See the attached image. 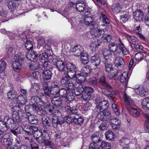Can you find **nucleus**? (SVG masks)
I'll use <instances>...</instances> for the list:
<instances>
[{
  "label": "nucleus",
  "mask_w": 149,
  "mask_h": 149,
  "mask_svg": "<svg viewBox=\"0 0 149 149\" xmlns=\"http://www.w3.org/2000/svg\"><path fill=\"white\" fill-rule=\"evenodd\" d=\"M26 119H28L29 122L32 124H37L38 123V119L35 115L30 114L27 115L26 113L22 110L14 111L12 113V120L13 123H22Z\"/></svg>",
  "instance_id": "f257e3e1"
},
{
  "label": "nucleus",
  "mask_w": 149,
  "mask_h": 149,
  "mask_svg": "<svg viewBox=\"0 0 149 149\" xmlns=\"http://www.w3.org/2000/svg\"><path fill=\"white\" fill-rule=\"evenodd\" d=\"M107 53H104V56H103L104 59V63L105 64V69L106 71L109 73L111 70H113L112 62L114 61V59L115 58L111 57L110 56H109H109H107Z\"/></svg>",
  "instance_id": "f03ea898"
},
{
  "label": "nucleus",
  "mask_w": 149,
  "mask_h": 149,
  "mask_svg": "<svg viewBox=\"0 0 149 149\" xmlns=\"http://www.w3.org/2000/svg\"><path fill=\"white\" fill-rule=\"evenodd\" d=\"M15 61L13 62V67L14 70L16 71L21 68V65L24 62V59L21 55H16L14 57Z\"/></svg>",
  "instance_id": "7ed1b4c3"
},
{
  "label": "nucleus",
  "mask_w": 149,
  "mask_h": 149,
  "mask_svg": "<svg viewBox=\"0 0 149 149\" xmlns=\"http://www.w3.org/2000/svg\"><path fill=\"white\" fill-rule=\"evenodd\" d=\"M109 49H105L103 51V55L104 56V53H107V56H110L111 57H113L115 58V54L112 55L111 52H115L117 50L118 47L117 44L115 42H111L109 43L108 45Z\"/></svg>",
  "instance_id": "20e7f679"
},
{
  "label": "nucleus",
  "mask_w": 149,
  "mask_h": 149,
  "mask_svg": "<svg viewBox=\"0 0 149 149\" xmlns=\"http://www.w3.org/2000/svg\"><path fill=\"white\" fill-rule=\"evenodd\" d=\"M54 65L60 72H64L65 70V63L64 61L58 58H54L52 61Z\"/></svg>",
  "instance_id": "39448f33"
},
{
  "label": "nucleus",
  "mask_w": 149,
  "mask_h": 149,
  "mask_svg": "<svg viewBox=\"0 0 149 149\" xmlns=\"http://www.w3.org/2000/svg\"><path fill=\"white\" fill-rule=\"evenodd\" d=\"M69 91H68V90H67L65 88H62L59 89L58 93L62 97H65L70 101L74 99V97L73 95H71V93Z\"/></svg>",
  "instance_id": "423d86ee"
},
{
  "label": "nucleus",
  "mask_w": 149,
  "mask_h": 149,
  "mask_svg": "<svg viewBox=\"0 0 149 149\" xmlns=\"http://www.w3.org/2000/svg\"><path fill=\"white\" fill-rule=\"evenodd\" d=\"M31 107L34 112L39 115L43 116L46 115L47 113L46 111L43 109L41 106L32 104Z\"/></svg>",
  "instance_id": "0eeeda50"
},
{
  "label": "nucleus",
  "mask_w": 149,
  "mask_h": 149,
  "mask_svg": "<svg viewBox=\"0 0 149 149\" xmlns=\"http://www.w3.org/2000/svg\"><path fill=\"white\" fill-rule=\"evenodd\" d=\"M52 125L55 128H58L59 126H61L65 122L57 116H52Z\"/></svg>",
  "instance_id": "6e6552de"
},
{
  "label": "nucleus",
  "mask_w": 149,
  "mask_h": 149,
  "mask_svg": "<svg viewBox=\"0 0 149 149\" xmlns=\"http://www.w3.org/2000/svg\"><path fill=\"white\" fill-rule=\"evenodd\" d=\"M126 37L128 39L129 41L130 42V44L131 46L132 45L135 47L136 49H139L142 50L143 47L141 45H139L136 43L134 41L135 37L133 36H130L129 35H127Z\"/></svg>",
  "instance_id": "1a4fd4ad"
},
{
  "label": "nucleus",
  "mask_w": 149,
  "mask_h": 149,
  "mask_svg": "<svg viewBox=\"0 0 149 149\" xmlns=\"http://www.w3.org/2000/svg\"><path fill=\"white\" fill-rule=\"evenodd\" d=\"M40 49H41L42 52L48 53V54L50 55H52L53 54L50 46L49 43L41 45L40 47Z\"/></svg>",
  "instance_id": "9d476101"
},
{
  "label": "nucleus",
  "mask_w": 149,
  "mask_h": 149,
  "mask_svg": "<svg viewBox=\"0 0 149 149\" xmlns=\"http://www.w3.org/2000/svg\"><path fill=\"white\" fill-rule=\"evenodd\" d=\"M109 106L107 101L103 100L99 103L97 107V109L101 112L102 111L107 109Z\"/></svg>",
  "instance_id": "9b49d317"
},
{
  "label": "nucleus",
  "mask_w": 149,
  "mask_h": 149,
  "mask_svg": "<svg viewBox=\"0 0 149 149\" xmlns=\"http://www.w3.org/2000/svg\"><path fill=\"white\" fill-rule=\"evenodd\" d=\"M110 120L111 123V126L113 129H118L120 127L121 121L119 119L114 118H111Z\"/></svg>",
  "instance_id": "f8f14e48"
},
{
  "label": "nucleus",
  "mask_w": 149,
  "mask_h": 149,
  "mask_svg": "<svg viewBox=\"0 0 149 149\" xmlns=\"http://www.w3.org/2000/svg\"><path fill=\"white\" fill-rule=\"evenodd\" d=\"M107 29L106 28L103 29L100 28H97L92 30L91 33L92 35L94 36L95 37H98L102 35H103L105 31H106Z\"/></svg>",
  "instance_id": "ddd939ff"
},
{
  "label": "nucleus",
  "mask_w": 149,
  "mask_h": 149,
  "mask_svg": "<svg viewBox=\"0 0 149 149\" xmlns=\"http://www.w3.org/2000/svg\"><path fill=\"white\" fill-rule=\"evenodd\" d=\"M100 119L102 121H108L109 120H110L112 118L111 117V114L109 111L107 109L101 111Z\"/></svg>",
  "instance_id": "4468645a"
},
{
  "label": "nucleus",
  "mask_w": 149,
  "mask_h": 149,
  "mask_svg": "<svg viewBox=\"0 0 149 149\" xmlns=\"http://www.w3.org/2000/svg\"><path fill=\"white\" fill-rule=\"evenodd\" d=\"M99 84L107 89H111L112 86L110 85L106 81V78L104 76H101L99 79Z\"/></svg>",
  "instance_id": "2eb2a0df"
},
{
  "label": "nucleus",
  "mask_w": 149,
  "mask_h": 149,
  "mask_svg": "<svg viewBox=\"0 0 149 149\" xmlns=\"http://www.w3.org/2000/svg\"><path fill=\"white\" fill-rule=\"evenodd\" d=\"M133 16L134 19L135 20L140 21L142 19L143 14L141 10H137L134 13Z\"/></svg>",
  "instance_id": "dca6fc26"
},
{
  "label": "nucleus",
  "mask_w": 149,
  "mask_h": 149,
  "mask_svg": "<svg viewBox=\"0 0 149 149\" xmlns=\"http://www.w3.org/2000/svg\"><path fill=\"white\" fill-rule=\"evenodd\" d=\"M83 49L80 45L75 46L73 49V52L74 55L78 56L83 53Z\"/></svg>",
  "instance_id": "f3484780"
},
{
  "label": "nucleus",
  "mask_w": 149,
  "mask_h": 149,
  "mask_svg": "<svg viewBox=\"0 0 149 149\" xmlns=\"http://www.w3.org/2000/svg\"><path fill=\"white\" fill-rule=\"evenodd\" d=\"M115 57L114 60H115L114 62L116 66L118 68L123 67L125 64L124 59L118 57H116V56Z\"/></svg>",
  "instance_id": "a211bd4d"
},
{
  "label": "nucleus",
  "mask_w": 149,
  "mask_h": 149,
  "mask_svg": "<svg viewBox=\"0 0 149 149\" xmlns=\"http://www.w3.org/2000/svg\"><path fill=\"white\" fill-rule=\"evenodd\" d=\"M91 63L95 66H98L100 63V59L99 55L97 54H95L92 56L91 58Z\"/></svg>",
  "instance_id": "6ab92c4d"
},
{
  "label": "nucleus",
  "mask_w": 149,
  "mask_h": 149,
  "mask_svg": "<svg viewBox=\"0 0 149 149\" xmlns=\"http://www.w3.org/2000/svg\"><path fill=\"white\" fill-rule=\"evenodd\" d=\"M6 4L9 9L12 10L15 9L18 3L15 0H12L11 1H8L6 3Z\"/></svg>",
  "instance_id": "aec40b11"
},
{
  "label": "nucleus",
  "mask_w": 149,
  "mask_h": 149,
  "mask_svg": "<svg viewBox=\"0 0 149 149\" xmlns=\"http://www.w3.org/2000/svg\"><path fill=\"white\" fill-rule=\"evenodd\" d=\"M8 128L6 123L1 122L0 124V139L4 136L3 132H6Z\"/></svg>",
  "instance_id": "412c9836"
},
{
  "label": "nucleus",
  "mask_w": 149,
  "mask_h": 149,
  "mask_svg": "<svg viewBox=\"0 0 149 149\" xmlns=\"http://www.w3.org/2000/svg\"><path fill=\"white\" fill-rule=\"evenodd\" d=\"M100 133L98 132H95L92 134L91 137L93 142L100 144L102 140L100 137Z\"/></svg>",
  "instance_id": "4be33fe9"
},
{
  "label": "nucleus",
  "mask_w": 149,
  "mask_h": 149,
  "mask_svg": "<svg viewBox=\"0 0 149 149\" xmlns=\"http://www.w3.org/2000/svg\"><path fill=\"white\" fill-rule=\"evenodd\" d=\"M52 103L60 109L62 107L63 100L61 97L54 98L51 100Z\"/></svg>",
  "instance_id": "5701e85b"
},
{
  "label": "nucleus",
  "mask_w": 149,
  "mask_h": 149,
  "mask_svg": "<svg viewBox=\"0 0 149 149\" xmlns=\"http://www.w3.org/2000/svg\"><path fill=\"white\" fill-rule=\"evenodd\" d=\"M17 103L21 105H24L27 102L26 96H23L19 95L17 98Z\"/></svg>",
  "instance_id": "b1692460"
},
{
  "label": "nucleus",
  "mask_w": 149,
  "mask_h": 149,
  "mask_svg": "<svg viewBox=\"0 0 149 149\" xmlns=\"http://www.w3.org/2000/svg\"><path fill=\"white\" fill-rule=\"evenodd\" d=\"M75 4L76 9L80 12L83 11L86 8V5L83 1L80 2L78 1Z\"/></svg>",
  "instance_id": "393cba45"
},
{
  "label": "nucleus",
  "mask_w": 149,
  "mask_h": 149,
  "mask_svg": "<svg viewBox=\"0 0 149 149\" xmlns=\"http://www.w3.org/2000/svg\"><path fill=\"white\" fill-rule=\"evenodd\" d=\"M6 14V11L0 7V19L2 22H3L9 20V18L7 17Z\"/></svg>",
  "instance_id": "a878e982"
},
{
  "label": "nucleus",
  "mask_w": 149,
  "mask_h": 149,
  "mask_svg": "<svg viewBox=\"0 0 149 149\" xmlns=\"http://www.w3.org/2000/svg\"><path fill=\"white\" fill-rule=\"evenodd\" d=\"M42 121L44 126L49 129L51 125V120L49 118L46 116H44L42 118Z\"/></svg>",
  "instance_id": "bb28decb"
},
{
  "label": "nucleus",
  "mask_w": 149,
  "mask_h": 149,
  "mask_svg": "<svg viewBox=\"0 0 149 149\" xmlns=\"http://www.w3.org/2000/svg\"><path fill=\"white\" fill-rule=\"evenodd\" d=\"M84 119L81 116H79L78 114H77L74 117V119L73 120V122L77 125H80L83 124L84 122Z\"/></svg>",
  "instance_id": "cd10ccee"
},
{
  "label": "nucleus",
  "mask_w": 149,
  "mask_h": 149,
  "mask_svg": "<svg viewBox=\"0 0 149 149\" xmlns=\"http://www.w3.org/2000/svg\"><path fill=\"white\" fill-rule=\"evenodd\" d=\"M13 141V140L10 138H3L1 139V144L5 146H12Z\"/></svg>",
  "instance_id": "c85d7f7f"
},
{
  "label": "nucleus",
  "mask_w": 149,
  "mask_h": 149,
  "mask_svg": "<svg viewBox=\"0 0 149 149\" xmlns=\"http://www.w3.org/2000/svg\"><path fill=\"white\" fill-rule=\"evenodd\" d=\"M110 92L109 93H105L104 95L111 100H113L115 97V95L116 92L115 91L113 90L112 87L111 89H108Z\"/></svg>",
  "instance_id": "c756f323"
},
{
  "label": "nucleus",
  "mask_w": 149,
  "mask_h": 149,
  "mask_svg": "<svg viewBox=\"0 0 149 149\" xmlns=\"http://www.w3.org/2000/svg\"><path fill=\"white\" fill-rule=\"evenodd\" d=\"M80 56V60L81 63L84 65L87 64L89 62L88 54L84 52Z\"/></svg>",
  "instance_id": "7c9ffc66"
},
{
  "label": "nucleus",
  "mask_w": 149,
  "mask_h": 149,
  "mask_svg": "<svg viewBox=\"0 0 149 149\" xmlns=\"http://www.w3.org/2000/svg\"><path fill=\"white\" fill-rule=\"evenodd\" d=\"M76 80L78 83L81 84L84 82L86 79V77L84 74H82V73L80 72V73L77 74L76 76Z\"/></svg>",
  "instance_id": "2f4dec72"
},
{
  "label": "nucleus",
  "mask_w": 149,
  "mask_h": 149,
  "mask_svg": "<svg viewBox=\"0 0 149 149\" xmlns=\"http://www.w3.org/2000/svg\"><path fill=\"white\" fill-rule=\"evenodd\" d=\"M105 136L107 140L108 141H113L115 137L114 133L110 130H108L105 133Z\"/></svg>",
  "instance_id": "473e14b6"
},
{
  "label": "nucleus",
  "mask_w": 149,
  "mask_h": 149,
  "mask_svg": "<svg viewBox=\"0 0 149 149\" xmlns=\"http://www.w3.org/2000/svg\"><path fill=\"white\" fill-rule=\"evenodd\" d=\"M92 70L91 68L88 65H87L83 67L81 70L82 74H84L86 77L90 76Z\"/></svg>",
  "instance_id": "72a5a7b5"
},
{
  "label": "nucleus",
  "mask_w": 149,
  "mask_h": 149,
  "mask_svg": "<svg viewBox=\"0 0 149 149\" xmlns=\"http://www.w3.org/2000/svg\"><path fill=\"white\" fill-rule=\"evenodd\" d=\"M39 62L35 60L31 62L29 65V67L30 69L33 70L37 69L39 68Z\"/></svg>",
  "instance_id": "f704fd0d"
},
{
  "label": "nucleus",
  "mask_w": 149,
  "mask_h": 149,
  "mask_svg": "<svg viewBox=\"0 0 149 149\" xmlns=\"http://www.w3.org/2000/svg\"><path fill=\"white\" fill-rule=\"evenodd\" d=\"M43 78L46 80H50L52 76L51 72L48 69L43 72L42 73Z\"/></svg>",
  "instance_id": "c9c22d12"
},
{
  "label": "nucleus",
  "mask_w": 149,
  "mask_h": 149,
  "mask_svg": "<svg viewBox=\"0 0 149 149\" xmlns=\"http://www.w3.org/2000/svg\"><path fill=\"white\" fill-rule=\"evenodd\" d=\"M59 88L58 85L56 84L52 85L50 86L51 93L53 95L58 94Z\"/></svg>",
  "instance_id": "e433bc0d"
},
{
  "label": "nucleus",
  "mask_w": 149,
  "mask_h": 149,
  "mask_svg": "<svg viewBox=\"0 0 149 149\" xmlns=\"http://www.w3.org/2000/svg\"><path fill=\"white\" fill-rule=\"evenodd\" d=\"M100 19L102 20L103 23L104 24L102 25L103 26H105L106 28L107 27V25L109 24L110 23V21L109 19L107 18V16L103 14H101Z\"/></svg>",
  "instance_id": "4c0bfd02"
},
{
  "label": "nucleus",
  "mask_w": 149,
  "mask_h": 149,
  "mask_svg": "<svg viewBox=\"0 0 149 149\" xmlns=\"http://www.w3.org/2000/svg\"><path fill=\"white\" fill-rule=\"evenodd\" d=\"M137 93L141 96H145L147 94V91L145 90L144 87L142 86L139 87L136 90Z\"/></svg>",
  "instance_id": "58836bf2"
},
{
  "label": "nucleus",
  "mask_w": 149,
  "mask_h": 149,
  "mask_svg": "<svg viewBox=\"0 0 149 149\" xmlns=\"http://www.w3.org/2000/svg\"><path fill=\"white\" fill-rule=\"evenodd\" d=\"M128 74L126 72L123 73L120 78V81L123 84L126 85L128 82Z\"/></svg>",
  "instance_id": "ea45409f"
},
{
  "label": "nucleus",
  "mask_w": 149,
  "mask_h": 149,
  "mask_svg": "<svg viewBox=\"0 0 149 149\" xmlns=\"http://www.w3.org/2000/svg\"><path fill=\"white\" fill-rule=\"evenodd\" d=\"M142 107L145 110L149 109V98L144 99L142 102Z\"/></svg>",
  "instance_id": "a19ab883"
},
{
  "label": "nucleus",
  "mask_w": 149,
  "mask_h": 149,
  "mask_svg": "<svg viewBox=\"0 0 149 149\" xmlns=\"http://www.w3.org/2000/svg\"><path fill=\"white\" fill-rule=\"evenodd\" d=\"M42 87L45 94L48 96L50 95L51 93L50 86L48 87V86L47 83L45 82H43L42 84Z\"/></svg>",
  "instance_id": "79ce46f5"
},
{
  "label": "nucleus",
  "mask_w": 149,
  "mask_h": 149,
  "mask_svg": "<svg viewBox=\"0 0 149 149\" xmlns=\"http://www.w3.org/2000/svg\"><path fill=\"white\" fill-rule=\"evenodd\" d=\"M119 40L121 43H118V44L119 46V48L121 51L123 55H127L129 54V51L125 47L123 44L121 43L120 39H119Z\"/></svg>",
  "instance_id": "37998d69"
},
{
  "label": "nucleus",
  "mask_w": 149,
  "mask_h": 149,
  "mask_svg": "<svg viewBox=\"0 0 149 149\" xmlns=\"http://www.w3.org/2000/svg\"><path fill=\"white\" fill-rule=\"evenodd\" d=\"M130 113L134 117H138L140 115L139 112L134 108L131 107L129 110Z\"/></svg>",
  "instance_id": "c03bdc74"
},
{
  "label": "nucleus",
  "mask_w": 149,
  "mask_h": 149,
  "mask_svg": "<svg viewBox=\"0 0 149 149\" xmlns=\"http://www.w3.org/2000/svg\"><path fill=\"white\" fill-rule=\"evenodd\" d=\"M91 78L88 80V82L94 88H97L99 87V84L98 83L97 80Z\"/></svg>",
  "instance_id": "a18cd8bd"
},
{
  "label": "nucleus",
  "mask_w": 149,
  "mask_h": 149,
  "mask_svg": "<svg viewBox=\"0 0 149 149\" xmlns=\"http://www.w3.org/2000/svg\"><path fill=\"white\" fill-rule=\"evenodd\" d=\"M52 55H49L48 53L43 52L40 55L39 60L41 62L47 60L49 57Z\"/></svg>",
  "instance_id": "49530a36"
},
{
  "label": "nucleus",
  "mask_w": 149,
  "mask_h": 149,
  "mask_svg": "<svg viewBox=\"0 0 149 149\" xmlns=\"http://www.w3.org/2000/svg\"><path fill=\"white\" fill-rule=\"evenodd\" d=\"M47 108L49 113L51 114H54V113H58V110L56 109L54 107L51 105H47Z\"/></svg>",
  "instance_id": "de8ad7c7"
},
{
  "label": "nucleus",
  "mask_w": 149,
  "mask_h": 149,
  "mask_svg": "<svg viewBox=\"0 0 149 149\" xmlns=\"http://www.w3.org/2000/svg\"><path fill=\"white\" fill-rule=\"evenodd\" d=\"M123 98L126 104L129 105H131L133 104V102L130 97L127 95L125 93L124 94Z\"/></svg>",
  "instance_id": "09e8293b"
},
{
  "label": "nucleus",
  "mask_w": 149,
  "mask_h": 149,
  "mask_svg": "<svg viewBox=\"0 0 149 149\" xmlns=\"http://www.w3.org/2000/svg\"><path fill=\"white\" fill-rule=\"evenodd\" d=\"M39 84L34 83L31 84V86L30 88V91L31 93H36L38 91L39 89Z\"/></svg>",
  "instance_id": "8fccbe9b"
},
{
  "label": "nucleus",
  "mask_w": 149,
  "mask_h": 149,
  "mask_svg": "<svg viewBox=\"0 0 149 149\" xmlns=\"http://www.w3.org/2000/svg\"><path fill=\"white\" fill-rule=\"evenodd\" d=\"M25 47L27 50H31L33 48V43L30 40H26Z\"/></svg>",
  "instance_id": "3c124183"
},
{
  "label": "nucleus",
  "mask_w": 149,
  "mask_h": 149,
  "mask_svg": "<svg viewBox=\"0 0 149 149\" xmlns=\"http://www.w3.org/2000/svg\"><path fill=\"white\" fill-rule=\"evenodd\" d=\"M100 144V147L102 149H110L111 148V144L105 141H102Z\"/></svg>",
  "instance_id": "603ef678"
},
{
  "label": "nucleus",
  "mask_w": 149,
  "mask_h": 149,
  "mask_svg": "<svg viewBox=\"0 0 149 149\" xmlns=\"http://www.w3.org/2000/svg\"><path fill=\"white\" fill-rule=\"evenodd\" d=\"M112 9L113 12L116 13L120 12L121 7L118 3L113 4L112 6Z\"/></svg>",
  "instance_id": "864d4df0"
},
{
  "label": "nucleus",
  "mask_w": 149,
  "mask_h": 149,
  "mask_svg": "<svg viewBox=\"0 0 149 149\" xmlns=\"http://www.w3.org/2000/svg\"><path fill=\"white\" fill-rule=\"evenodd\" d=\"M72 79L69 77V79L66 85V87L67 88V90L68 91H70L73 87L74 84L72 80Z\"/></svg>",
  "instance_id": "5fc2aeb1"
},
{
  "label": "nucleus",
  "mask_w": 149,
  "mask_h": 149,
  "mask_svg": "<svg viewBox=\"0 0 149 149\" xmlns=\"http://www.w3.org/2000/svg\"><path fill=\"white\" fill-rule=\"evenodd\" d=\"M76 70L67 71V74L68 77L71 79H74L76 77Z\"/></svg>",
  "instance_id": "6e6d98bb"
},
{
  "label": "nucleus",
  "mask_w": 149,
  "mask_h": 149,
  "mask_svg": "<svg viewBox=\"0 0 149 149\" xmlns=\"http://www.w3.org/2000/svg\"><path fill=\"white\" fill-rule=\"evenodd\" d=\"M67 71L77 70L75 65L72 63H69L66 65Z\"/></svg>",
  "instance_id": "4d7b16f0"
},
{
  "label": "nucleus",
  "mask_w": 149,
  "mask_h": 149,
  "mask_svg": "<svg viewBox=\"0 0 149 149\" xmlns=\"http://www.w3.org/2000/svg\"><path fill=\"white\" fill-rule=\"evenodd\" d=\"M93 21L94 20L91 17L87 16L85 18L84 23L86 25H88L92 23Z\"/></svg>",
  "instance_id": "13d9d810"
},
{
  "label": "nucleus",
  "mask_w": 149,
  "mask_h": 149,
  "mask_svg": "<svg viewBox=\"0 0 149 149\" xmlns=\"http://www.w3.org/2000/svg\"><path fill=\"white\" fill-rule=\"evenodd\" d=\"M112 38L111 36L109 34H105L102 37V39L104 42H109Z\"/></svg>",
  "instance_id": "bf43d9fd"
},
{
  "label": "nucleus",
  "mask_w": 149,
  "mask_h": 149,
  "mask_svg": "<svg viewBox=\"0 0 149 149\" xmlns=\"http://www.w3.org/2000/svg\"><path fill=\"white\" fill-rule=\"evenodd\" d=\"M13 47L10 45H8L6 48V52L9 56H12L14 52Z\"/></svg>",
  "instance_id": "052dcab7"
},
{
  "label": "nucleus",
  "mask_w": 149,
  "mask_h": 149,
  "mask_svg": "<svg viewBox=\"0 0 149 149\" xmlns=\"http://www.w3.org/2000/svg\"><path fill=\"white\" fill-rule=\"evenodd\" d=\"M100 44L98 43H95L92 42L90 45V49L92 51H96L97 49V46H100Z\"/></svg>",
  "instance_id": "680f3d73"
},
{
  "label": "nucleus",
  "mask_w": 149,
  "mask_h": 149,
  "mask_svg": "<svg viewBox=\"0 0 149 149\" xmlns=\"http://www.w3.org/2000/svg\"><path fill=\"white\" fill-rule=\"evenodd\" d=\"M84 92L89 94L91 95L92 94L94 91V89L93 88L90 87L85 86Z\"/></svg>",
  "instance_id": "e2e57ef3"
},
{
  "label": "nucleus",
  "mask_w": 149,
  "mask_h": 149,
  "mask_svg": "<svg viewBox=\"0 0 149 149\" xmlns=\"http://www.w3.org/2000/svg\"><path fill=\"white\" fill-rule=\"evenodd\" d=\"M120 17V22L122 23L126 22L129 18V15L128 14H124L121 15Z\"/></svg>",
  "instance_id": "0e129e2a"
},
{
  "label": "nucleus",
  "mask_w": 149,
  "mask_h": 149,
  "mask_svg": "<svg viewBox=\"0 0 149 149\" xmlns=\"http://www.w3.org/2000/svg\"><path fill=\"white\" fill-rule=\"evenodd\" d=\"M31 100L32 104H35V103H38L40 101V98L39 97L37 96H34L32 97Z\"/></svg>",
  "instance_id": "69168bd1"
},
{
  "label": "nucleus",
  "mask_w": 149,
  "mask_h": 149,
  "mask_svg": "<svg viewBox=\"0 0 149 149\" xmlns=\"http://www.w3.org/2000/svg\"><path fill=\"white\" fill-rule=\"evenodd\" d=\"M147 119L145 122V126L147 131H149V114L148 113L145 116Z\"/></svg>",
  "instance_id": "338daca9"
},
{
  "label": "nucleus",
  "mask_w": 149,
  "mask_h": 149,
  "mask_svg": "<svg viewBox=\"0 0 149 149\" xmlns=\"http://www.w3.org/2000/svg\"><path fill=\"white\" fill-rule=\"evenodd\" d=\"M97 143H90L89 147V149H100V145Z\"/></svg>",
  "instance_id": "774afa93"
}]
</instances>
